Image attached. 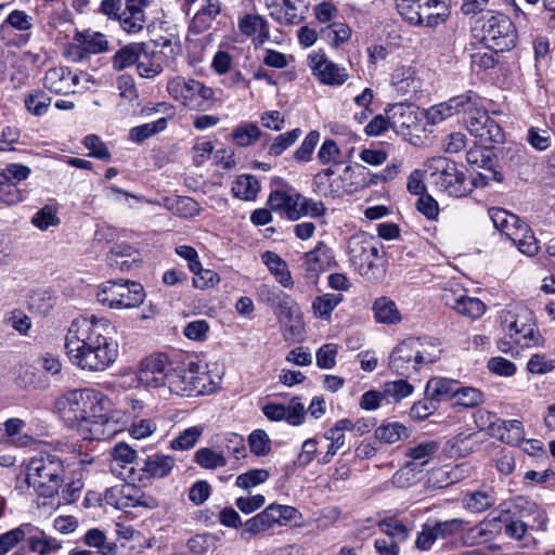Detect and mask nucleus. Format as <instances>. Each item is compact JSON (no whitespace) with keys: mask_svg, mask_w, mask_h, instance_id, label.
<instances>
[{"mask_svg":"<svg viewBox=\"0 0 555 555\" xmlns=\"http://www.w3.org/2000/svg\"><path fill=\"white\" fill-rule=\"evenodd\" d=\"M441 354L435 338H408L391 352L389 367L398 375L410 377L425 364L436 362Z\"/></svg>","mask_w":555,"mask_h":555,"instance_id":"obj_2","label":"nucleus"},{"mask_svg":"<svg viewBox=\"0 0 555 555\" xmlns=\"http://www.w3.org/2000/svg\"><path fill=\"white\" fill-rule=\"evenodd\" d=\"M391 83L397 92L405 96L414 93L420 88L415 73L410 66H398L391 74Z\"/></svg>","mask_w":555,"mask_h":555,"instance_id":"obj_29","label":"nucleus"},{"mask_svg":"<svg viewBox=\"0 0 555 555\" xmlns=\"http://www.w3.org/2000/svg\"><path fill=\"white\" fill-rule=\"evenodd\" d=\"M55 304L56 297L48 291L36 292L29 299V308L41 315H47Z\"/></svg>","mask_w":555,"mask_h":555,"instance_id":"obj_49","label":"nucleus"},{"mask_svg":"<svg viewBox=\"0 0 555 555\" xmlns=\"http://www.w3.org/2000/svg\"><path fill=\"white\" fill-rule=\"evenodd\" d=\"M310 68L319 80L328 86H340L348 79V74L344 67L338 66L323 54H313L309 56Z\"/></svg>","mask_w":555,"mask_h":555,"instance_id":"obj_17","label":"nucleus"},{"mask_svg":"<svg viewBox=\"0 0 555 555\" xmlns=\"http://www.w3.org/2000/svg\"><path fill=\"white\" fill-rule=\"evenodd\" d=\"M261 294L266 296V301L275 307V313L280 319L292 321L298 312L296 301L284 292L263 285Z\"/></svg>","mask_w":555,"mask_h":555,"instance_id":"obj_23","label":"nucleus"},{"mask_svg":"<svg viewBox=\"0 0 555 555\" xmlns=\"http://www.w3.org/2000/svg\"><path fill=\"white\" fill-rule=\"evenodd\" d=\"M139 495L137 490L131 485H121L112 487L105 492V500L108 504L116 506L117 508L135 507L133 501Z\"/></svg>","mask_w":555,"mask_h":555,"instance_id":"obj_30","label":"nucleus"},{"mask_svg":"<svg viewBox=\"0 0 555 555\" xmlns=\"http://www.w3.org/2000/svg\"><path fill=\"white\" fill-rule=\"evenodd\" d=\"M408 437V428L398 422L382 425L375 430V438L384 443H396Z\"/></svg>","mask_w":555,"mask_h":555,"instance_id":"obj_40","label":"nucleus"},{"mask_svg":"<svg viewBox=\"0 0 555 555\" xmlns=\"http://www.w3.org/2000/svg\"><path fill=\"white\" fill-rule=\"evenodd\" d=\"M495 502V492L492 488L469 491L461 499L462 506L472 513L486 512L491 508Z\"/></svg>","mask_w":555,"mask_h":555,"instance_id":"obj_26","label":"nucleus"},{"mask_svg":"<svg viewBox=\"0 0 555 555\" xmlns=\"http://www.w3.org/2000/svg\"><path fill=\"white\" fill-rule=\"evenodd\" d=\"M439 450V443L435 440L423 441L414 447L408 448L405 456L410 457L413 468L417 465L424 466L436 455Z\"/></svg>","mask_w":555,"mask_h":555,"instance_id":"obj_36","label":"nucleus"},{"mask_svg":"<svg viewBox=\"0 0 555 555\" xmlns=\"http://www.w3.org/2000/svg\"><path fill=\"white\" fill-rule=\"evenodd\" d=\"M79 79L80 76L68 67L57 66L46 72L43 85L52 93L67 95L75 93Z\"/></svg>","mask_w":555,"mask_h":555,"instance_id":"obj_16","label":"nucleus"},{"mask_svg":"<svg viewBox=\"0 0 555 555\" xmlns=\"http://www.w3.org/2000/svg\"><path fill=\"white\" fill-rule=\"evenodd\" d=\"M343 300L340 294H324L314 298L312 302V310L315 317L328 320L332 315L333 310Z\"/></svg>","mask_w":555,"mask_h":555,"instance_id":"obj_41","label":"nucleus"},{"mask_svg":"<svg viewBox=\"0 0 555 555\" xmlns=\"http://www.w3.org/2000/svg\"><path fill=\"white\" fill-rule=\"evenodd\" d=\"M474 31L482 43L493 52L511 50L516 43V29L508 16L487 12L475 21Z\"/></svg>","mask_w":555,"mask_h":555,"instance_id":"obj_5","label":"nucleus"},{"mask_svg":"<svg viewBox=\"0 0 555 555\" xmlns=\"http://www.w3.org/2000/svg\"><path fill=\"white\" fill-rule=\"evenodd\" d=\"M270 474L267 469L255 468L236 477V486L242 489H249L264 482Z\"/></svg>","mask_w":555,"mask_h":555,"instance_id":"obj_58","label":"nucleus"},{"mask_svg":"<svg viewBox=\"0 0 555 555\" xmlns=\"http://www.w3.org/2000/svg\"><path fill=\"white\" fill-rule=\"evenodd\" d=\"M455 311L461 315L478 319L485 313L486 305L480 299L467 296L464 293Z\"/></svg>","mask_w":555,"mask_h":555,"instance_id":"obj_50","label":"nucleus"},{"mask_svg":"<svg viewBox=\"0 0 555 555\" xmlns=\"http://www.w3.org/2000/svg\"><path fill=\"white\" fill-rule=\"evenodd\" d=\"M120 296L116 309H133L140 307L145 297V291L141 283L124 280Z\"/></svg>","mask_w":555,"mask_h":555,"instance_id":"obj_27","label":"nucleus"},{"mask_svg":"<svg viewBox=\"0 0 555 555\" xmlns=\"http://www.w3.org/2000/svg\"><path fill=\"white\" fill-rule=\"evenodd\" d=\"M379 529L387 538H392L398 542H402L408 538L409 530L406 526L395 517H387L379 521Z\"/></svg>","mask_w":555,"mask_h":555,"instance_id":"obj_51","label":"nucleus"},{"mask_svg":"<svg viewBox=\"0 0 555 555\" xmlns=\"http://www.w3.org/2000/svg\"><path fill=\"white\" fill-rule=\"evenodd\" d=\"M168 124L167 117H162L155 121L143 124L137 127H133L130 130V139L134 142H143L150 137L157 134L158 132L166 129Z\"/></svg>","mask_w":555,"mask_h":555,"instance_id":"obj_45","label":"nucleus"},{"mask_svg":"<svg viewBox=\"0 0 555 555\" xmlns=\"http://www.w3.org/2000/svg\"><path fill=\"white\" fill-rule=\"evenodd\" d=\"M24 527L20 526L0 534V555H7L25 539L26 531Z\"/></svg>","mask_w":555,"mask_h":555,"instance_id":"obj_59","label":"nucleus"},{"mask_svg":"<svg viewBox=\"0 0 555 555\" xmlns=\"http://www.w3.org/2000/svg\"><path fill=\"white\" fill-rule=\"evenodd\" d=\"M301 131L299 129H293L292 131L279 134L269 146L268 154L274 157L280 156L298 140Z\"/></svg>","mask_w":555,"mask_h":555,"instance_id":"obj_55","label":"nucleus"},{"mask_svg":"<svg viewBox=\"0 0 555 555\" xmlns=\"http://www.w3.org/2000/svg\"><path fill=\"white\" fill-rule=\"evenodd\" d=\"M138 46H126L118 50L113 56V67L117 70H122L139 61Z\"/></svg>","mask_w":555,"mask_h":555,"instance_id":"obj_54","label":"nucleus"},{"mask_svg":"<svg viewBox=\"0 0 555 555\" xmlns=\"http://www.w3.org/2000/svg\"><path fill=\"white\" fill-rule=\"evenodd\" d=\"M168 93L185 107L196 111L209 109L214 101V90L203 82L183 77H175L168 81Z\"/></svg>","mask_w":555,"mask_h":555,"instance_id":"obj_10","label":"nucleus"},{"mask_svg":"<svg viewBox=\"0 0 555 555\" xmlns=\"http://www.w3.org/2000/svg\"><path fill=\"white\" fill-rule=\"evenodd\" d=\"M8 26L21 31L28 30L33 27L31 17L21 10L12 11L7 20L0 26V33H3Z\"/></svg>","mask_w":555,"mask_h":555,"instance_id":"obj_61","label":"nucleus"},{"mask_svg":"<svg viewBox=\"0 0 555 555\" xmlns=\"http://www.w3.org/2000/svg\"><path fill=\"white\" fill-rule=\"evenodd\" d=\"M338 347L335 344H325L318 349L315 358L317 365L323 370H330L336 364Z\"/></svg>","mask_w":555,"mask_h":555,"instance_id":"obj_63","label":"nucleus"},{"mask_svg":"<svg viewBox=\"0 0 555 555\" xmlns=\"http://www.w3.org/2000/svg\"><path fill=\"white\" fill-rule=\"evenodd\" d=\"M511 241L525 255L533 256L539 250L538 241L526 223L520 225L517 236H514Z\"/></svg>","mask_w":555,"mask_h":555,"instance_id":"obj_42","label":"nucleus"},{"mask_svg":"<svg viewBox=\"0 0 555 555\" xmlns=\"http://www.w3.org/2000/svg\"><path fill=\"white\" fill-rule=\"evenodd\" d=\"M202 434L203 429L201 427H189L170 441V448L176 451L190 450L197 443Z\"/></svg>","mask_w":555,"mask_h":555,"instance_id":"obj_46","label":"nucleus"},{"mask_svg":"<svg viewBox=\"0 0 555 555\" xmlns=\"http://www.w3.org/2000/svg\"><path fill=\"white\" fill-rule=\"evenodd\" d=\"M349 262L366 280H376L384 274L383 247L367 233L358 232L347 242Z\"/></svg>","mask_w":555,"mask_h":555,"instance_id":"obj_4","label":"nucleus"},{"mask_svg":"<svg viewBox=\"0 0 555 555\" xmlns=\"http://www.w3.org/2000/svg\"><path fill=\"white\" fill-rule=\"evenodd\" d=\"M248 443L250 451L258 456H263L271 450L269 436L262 429L254 430L248 437Z\"/></svg>","mask_w":555,"mask_h":555,"instance_id":"obj_62","label":"nucleus"},{"mask_svg":"<svg viewBox=\"0 0 555 555\" xmlns=\"http://www.w3.org/2000/svg\"><path fill=\"white\" fill-rule=\"evenodd\" d=\"M221 8L218 2L207 0V4L204 5L193 16L190 30L195 34H201L210 27L211 22L220 14Z\"/></svg>","mask_w":555,"mask_h":555,"instance_id":"obj_33","label":"nucleus"},{"mask_svg":"<svg viewBox=\"0 0 555 555\" xmlns=\"http://www.w3.org/2000/svg\"><path fill=\"white\" fill-rule=\"evenodd\" d=\"M414 388L405 379L387 382L384 384L383 392L385 398H391L395 402L412 395Z\"/></svg>","mask_w":555,"mask_h":555,"instance_id":"obj_53","label":"nucleus"},{"mask_svg":"<svg viewBox=\"0 0 555 555\" xmlns=\"http://www.w3.org/2000/svg\"><path fill=\"white\" fill-rule=\"evenodd\" d=\"M237 26L241 34L251 38L256 46H261L270 39L269 23L259 14H245L238 20Z\"/></svg>","mask_w":555,"mask_h":555,"instance_id":"obj_22","label":"nucleus"},{"mask_svg":"<svg viewBox=\"0 0 555 555\" xmlns=\"http://www.w3.org/2000/svg\"><path fill=\"white\" fill-rule=\"evenodd\" d=\"M270 17L281 26H294L302 23L309 12L308 0H268Z\"/></svg>","mask_w":555,"mask_h":555,"instance_id":"obj_15","label":"nucleus"},{"mask_svg":"<svg viewBox=\"0 0 555 555\" xmlns=\"http://www.w3.org/2000/svg\"><path fill=\"white\" fill-rule=\"evenodd\" d=\"M89 402L86 406V423H82V438L85 440H103L111 436L107 429L109 424L111 400L100 391L89 389Z\"/></svg>","mask_w":555,"mask_h":555,"instance_id":"obj_9","label":"nucleus"},{"mask_svg":"<svg viewBox=\"0 0 555 555\" xmlns=\"http://www.w3.org/2000/svg\"><path fill=\"white\" fill-rule=\"evenodd\" d=\"M333 261V251L324 242H319L313 249L305 254V266L308 272H323L331 267Z\"/></svg>","mask_w":555,"mask_h":555,"instance_id":"obj_25","label":"nucleus"},{"mask_svg":"<svg viewBox=\"0 0 555 555\" xmlns=\"http://www.w3.org/2000/svg\"><path fill=\"white\" fill-rule=\"evenodd\" d=\"M180 378L173 383V393L178 396H202L217 389L218 383L212 379L206 366L190 363L189 367L181 365Z\"/></svg>","mask_w":555,"mask_h":555,"instance_id":"obj_12","label":"nucleus"},{"mask_svg":"<svg viewBox=\"0 0 555 555\" xmlns=\"http://www.w3.org/2000/svg\"><path fill=\"white\" fill-rule=\"evenodd\" d=\"M24 102L28 112L36 116H41L48 111V107L51 103V98L48 96L44 92L38 91L27 95Z\"/></svg>","mask_w":555,"mask_h":555,"instance_id":"obj_60","label":"nucleus"},{"mask_svg":"<svg viewBox=\"0 0 555 555\" xmlns=\"http://www.w3.org/2000/svg\"><path fill=\"white\" fill-rule=\"evenodd\" d=\"M194 462L205 469H216L227 465L225 456L210 448H201L194 454Z\"/></svg>","mask_w":555,"mask_h":555,"instance_id":"obj_43","label":"nucleus"},{"mask_svg":"<svg viewBox=\"0 0 555 555\" xmlns=\"http://www.w3.org/2000/svg\"><path fill=\"white\" fill-rule=\"evenodd\" d=\"M467 521L462 518H451L443 521L433 524L437 539H449L462 532Z\"/></svg>","mask_w":555,"mask_h":555,"instance_id":"obj_48","label":"nucleus"},{"mask_svg":"<svg viewBox=\"0 0 555 555\" xmlns=\"http://www.w3.org/2000/svg\"><path fill=\"white\" fill-rule=\"evenodd\" d=\"M275 521L271 516V512L268 506L256 516L249 518L241 531L240 535L244 540L250 539L253 535L267 531L275 526Z\"/></svg>","mask_w":555,"mask_h":555,"instance_id":"obj_35","label":"nucleus"},{"mask_svg":"<svg viewBox=\"0 0 555 555\" xmlns=\"http://www.w3.org/2000/svg\"><path fill=\"white\" fill-rule=\"evenodd\" d=\"M374 317L378 323L396 324L401 321V314L393 300L379 297L373 304Z\"/></svg>","mask_w":555,"mask_h":555,"instance_id":"obj_38","label":"nucleus"},{"mask_svg":"<svg viewBox=\"0 0 555 555\" xmlns=\"http://www.w3.org/2000/svg\"><path fill=\"white\" fill-rule=\"evenodd\" d=\"M122 281L124 280L106 281L103 283L96 293L98 301L109 309H116L119 297H121L120 291H122Z\"/></svg>","mask_w":555,"mask_h":555,"instance_id":"obj_39","label":"nucleus"},{"mask_svg":"<svg viewBox=\"0 0 555 555\" xmlns=\"http://www.w3.org/2000/svg\"><path fill=\"white\" fill-rule=\"evenodd\" d=\"M391 120V127H409L411 122H414L415 117L413 116L412 106L404 104H395L388 111Z\"/></svg>","mask_w":555,"mask_h":555,"instance_id":"obj_56","label":"nucleus"},{"mask_svg":"<svg viewBox=\"0 0 555 555\" xmlns=\"http://www.w3.org/2000/svg\"><path fill=\"white\" fill-rule=\"evenodd\" d=\"M465 122L469 133L485 149H492L495 144L504 141L501 127L489 116L487 111L475 107L469 112Z\"/></svg>","mask_w":555,"mask_h":555,"instance_id":"obj_14","label":"nucleus"},{"mask_svg":"<svg viewBox=\"0 0 555 555\" xmlns=\"http://www.w3.org/2000/svg\"><path fill=\"white\" fill-rule=\"evenodd\" d=\"M116 330L105 318L75 319L65 337L69 362L78 369L96 373L111 367L118 357Z\"/></svg>","mask_w":555,"mask_h":555,"instance_id":"obj_1","label":"nucleus"},{"mask_svg":"<svg viewBox=\"0 0 555 555\" xmlns=\"http://www.w3.org/2000/svg\"><path fill=\"white\" fill-rule=\"evenodd\" d=\"M459 382L446 377L430 378L425 388V395L428 399H435L437 402L443 398L450 397L453 399L454 393L459 386Z\"/></svg>","mask_w":555,"mask_h":555,"instance_id":"obj_32","label":"nucleus"},{"mask_svg":"<svg viewBox=\"0 0 555 555\" xmlns=\"http://www.w3.org/2000/svg\"><path fill=\"white\" fill-rule=\"evenodd\" d=\"M301 194L284 190L273 191L268 199L270 208L274 211H281L289 220L300 219Z\"/></svg>","mask_w":555,"mask_h":555,"instance_id":"obj_21","label":"nucleus"},{"mask_svg":"<svg viewBox=\"0 0 555 555\" xmlns=\"http://www.w3.org/2000/svg\"><path fill=\"white\" fill-rule=\"evenodd\" d=\"M435 186L452 197L468 195L474 184L466 178L464 167L446 157H434L427 163Z\"/></svg>","mask_w":555,"mask_h":555,"instance_id":"obj_7","label":"nucleus"},{"mask_svg":"<svg viewBox=\"0 0 555 555\" xmlns=\"http://www.w3.org/2000/svg\"><path fill=\"white\" fill-rule=\"evenodd\" d=\"M31 223L41 231L48 230L50 227H56L60 223L56 208L51 205L43 206L33 216Z\"/></svg>","mask_w":555,"mask_h":555,"instance_id":"obj_52","label":"nucleus"},{"mask_svg":"<svg viewBox=\"0 0 555 555\" xmlns=\"http://www.w3.org/2000/svg\"><path fill=\"white\" fill-rule=\"evenodd\" d=\"M489 216L493 222L494 228L498 229L508 240L517 236V233L520 230V225L525 224V222L520 220L518 216L511 214L503 208H490Z\"/></svg>","mask_w":555,"mask_h":555,"instance_id":"obj_24","label":"nucleus"},{"mask_svg":"<svg viewBox=\"0 0 555 555\" xmlns=\"http://www.w3.org/2000/svg\"><path fill=\"white\" fill-rule=\"evenodd\" d=\"M555 369V359L547 358L546 354L535 353L531 356L527 363V370L531 374H546Z\"/></svg>","mask_w":555,"mask_h":555,"instance_id":"obj_64","label":"nucleus"},{"mask_svg":"<svg viewBox=\"0 0 555 555\" xmlns=\"http://www.w3.org/2000/svg\"><path fill=\"white\" fill-rule=\"evenodd\" d=\"M501 324L515 344L522 348L540 347L544 338L535 326L533 313L525 306H511L500 315Z\"/></svg>","mask_w":555,"mask_h":555,"instance_id":"obj_6","label":"nucleus"},{"mask_svg":"<svg viewBox=\"0 0 555 555\" xmlns=\"http://www.w3.org/2000/svg\"><path fill=\"white\" fill-rule=\"evenodd\" d=\"M352 176L353 170L351 166H347L343 175L336 177L332 176L326 197L339 198L359 191V186H356V182H348V180H351Z\"/></svg>","mask_w":555,"mask_h":555,"instance_id":"obj_31","label":"nucleus"},{"mask_svg":"<svg viewBox=\"0 0 555 555\" xmlns=\"http://www.w3.org/2000/svg\"><path fill=\"white\" fill-rule=\"evenodd\" d=\"M113 461L109 464L111 472L117 477L131 481L137 480V476L133 467H127L132 464L137 459V452L130 448L127 443H117L112 451Z\"/></svg>","mask_w":555,"mask_h":555,"instance_id":"obj_19","label":"nucleus"},{"mask_svg":"<svg viewBox=\"0 0 555 555\" xmlns=\"http://www.w3.org/2000/svg\"><path fill=\"white\" fill-rule=\"evenodd\" d=\"M483 402L482 392L473 387H461L459 384L456 393L453 397V405L474 408Z\"/></svg>","mask_w":555,"mask_h":555,"instance_id":"obj_47","label":"nucleus"},{"mask_svg":"<svg viewBox=\"0 0 555 555\" xmlns=\"http://www.w3.org/2000/svg\"><path fill=\"white\" fill-rule=\"evenodd\" d=\"M65 468L56 454L39 453L27 464L26 482L38 495L52 498L64 481Z\"/></svg>","mask_w":555,"mask_h":555,"instance_id":"obj_3","label":"nucleus"},{"mask_svg":"<svg viewBox=\"0 0 555 555\" xmlns=\"http://www.w3.org/2000/svg\"><path fill=\"white\" fill-rule=\"evenodd\" d=\"M275 521L271 516V512L268 506L256 516L249 518L241 531L240 535L244 540L250 539L253 535L267 531L275 526Z\"/></svg>","mask_w":555,"mask_h":555,"instance_id":"obj_34","label":"nucleus"},{"mask_svg":"<svg viewBox=\"0 0 555 555\" xmlns=\"http://www.w3.org/2000/svg\"><path fill=\"white\" fill-rule=\"evenodd\" d=\"M261 137L260 128L250 121L241 122L233 128L231 138L233 144L240 147L251 146Z\"/></svg>","mask_w":555,"mask_h":555,"instance_id":"obj_37","label":"nucleus"},{"mask_svg":"<svg viewBox=\"0 0 555 555\" xmlns=\"http://www.w3.org/2000/svg\"><path fill=\"white\" fill-rule=\"evenodd\" d=\"M181 364L173 362L165 353H154L140 362L135 378L147 388L167 387L173 393V383L180 378Z\"/></svg>","mask_w":555,"mask_h":555,"instance_id":"obj_8","label":"nucleus"},{"mask_svg":"<svg viewBox=\"0 0 555 555\" xmlns=\"http://www.w3.org/2000/svg\"><path fill=\"white\" fill-rule=\"evenodd\" d=\"M232 191L242 199H254L259 191V182L253 176L242 175L235 180Z\"/></svg>","mask_w":555,"mask_h":555,"instance_id":"obj_44","label":"nucleus"},{"mask_svg":"<svg viewBox=\"0 0 555 555\" xmlns=\"http://www.w3.org/2000/svg\"><path fill=\"white\" fill-rule=\"evenodd\" d=\"M138 465L140 466V474L137 480L143 482L144 479L167 477L173 469L176 460L171 455L154 453L147 455Z\"/></svg>","mask_w":555,"mask_h":555,"instance_id":"obj_18","label":"nucleus"},{"mask_svg":"<svg viewBox=\"0 0 555 555\" xmlns=\"http://www.w3.org/2000/svg\"><path fill=\"white\" fill-rule=\"evenodd\" d=\"M30 168L22 164H9L0 171V181H9L14 184L26 180L30 175Z\"/></svg>","mask_w":555,"mask_h":555,"instance_id":"obj_57","label":"nucleus"},{"mask_svg":"<svg viewBox=\"0 0 555 555\" xmlns=\"http://www.w3.org/2000/svg\"><path fill=\"white\" fill-rule=\"evenodd\" d=\"M89 388L74 389L60 396L54 402V412L69 427L76 428L82 437V423H86V406L89 402Z\"/></svg>","mask_w":555,"mask_h":555,"instance_id":"obj_13","label":"nucleus"},{"mask_svg":"<svg viewBox=\"0 0 555 555\" xmlns=\"http://www.w3.org/2000/svg\"><path fill=\"white\" fill-rule=\"evenodd\" d=\"M141 262L138 250L128 243H115L107 253V263L112 269L129 271Z\"/></svg>","mask_w":555,"mask_h":555,"instance_id":"obj_20","label":"nucleus"},{"mask_svg":"<svg viewBox=\"0 0 555 555\" xmlns=\"http://www.w3.org/2000/svg\"><path fill=\"white\" fill-rule=\"evenodd\" d=\"M400 15L412 25L433 27L448 15L447 0H397Z\"/></svg>","mask_w":555,"mask_h":555,"instance_id":"obj_11","label":"nucleus"},{"mask_svg":"<svg viewBox=\"0 0 555 555\" xmlns=\"http://www.w3.org/2000/svg\"><path fill=\"white\" fill-rule=\"evenodd\" d=\"M262 261L283 287L293 288L294 281L287 263L278 254L266 251L262 255Z\"/></svg>","mask_w":555,"mask_h":555,"instance_id":"obj_28","label":"nucleus"}]
</instances>
